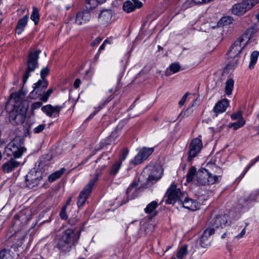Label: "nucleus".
Instances as JSON below:
<instances>
[{"mask_svg":"<svg viewBox=\"0 0 259 259\" xmlns=\"http://www.w3.org/2000/svg\"><path fill=\"white\" fill-rule=\"evenodd\" d=\"M79 235L71 229H67L58 235L55 240L56 247L64 252H69L78 241Z\"/></svg>","mask_w":259,"mask_h":259,"instance_id":"obj_1","label":"nucleus"},{"mask_svg":"<svg viewBox=\"0 0 259 259\" xmlns=\"http://www.w3.org/2000/svg\"><path fill=\"white\" fill-rule=\"evenodd\" d=\"M16 104L14 110L11 112L10 116L17 124H22L25 121L26 112L29 107L27 100H22L21 95L18 93L13 95Z\"/></svg>","mask_w":259,"mask_h":259,"instance_id":"obj_2","label":"nucleus"},{"mask_svg":"<svg viewBox=\"0 0 259 259\" xmlns=\"http://www.w3.org/2000/svg\"><path fill=\"white\" fill-rule=\"evenodd\" d=\"M40 53V51L35 50L29 53L26 60V70L23 76L24 84L27 82L30 75V73L34 72L35 69L38 67V60Z\"/></svg>","mask_w":259,"mask_h":259,"instance_id":"obj_3","label":"nucleus"},{"mask_svg":"<svg viewBox=\"0 0 259 259\" xmlns=\"http://www.w3.org/2000/svg\"><path fill=\"white\" fill-rule=\"evenodd\" d=\"M221 176H217L210 171L208 169L202 168L196 174V181L201 186L213 184L219 181Z\"/></svg>","mask_w":259,"mask_h":259,"instance_id":"obj_4","label":"nucleus"},{"mask_svg":"<svg viewBox=\"0 0 259 259\" xmlns=\"http://www.w3.org/2000/svg\"><path fill=\"white\" fill-rule=\"evenodd\" d=\"M24 150L22 141L20 137H16L7 145L5 149V153L9 157L19 158L22 156Z\"/></svg>","mask_w":259,"mask_h":259,"instance_id":"obj_5","label":"nucleus"},{"mask_svg":"<svg viewBox=\"0 0 259 259\" xmlns=\"http://www.w3.org/2000/svg\"><path fill=\"white\" fill-rule=\"evenodd\" d=\"M249 40V36L247 33H244L236 40L228 52V56L231 58H238V55L246 46Z\"/></svg>","mask_w":259,"mask_h":259,"instance_id":"obj_6","label":"nucleus"},{"mask_svg":"<svg viewBox=\"0 0 259 259\" xmlns=\"http://www.w3.org/2000/svg\"><path fill=\"white\" fill-rule=\"evenodd\" d=\"M184 197H185V194L181 192L179 188H177V185L175 183H172L165 193V202L167 204H174L177 201H182V198Z\"/></svg>","mask_w":259,"mask_h":259,"instance_id":"obj_7","label":"nucleus"},{"mask_svg":"<svg viewBox=\"0 0 259 259\" xmlns=\"http://www.w3.org/2000/svg\"><path fill=\"white\" fill-rule=\"evenodd\" d=\"M162 173V168L159 165L154 166L149 165L144 169L139 179H140L142 177H144L145 175H148V182L153 183L161 178Z\"/></svg>","mask_w":259,"mask_h":259,"instance_id":"obj_8","label":"nucleus"},{"mask_svg":"<svg viewBox=\"0 0 259 259\" xmlns=\"http://www.w3.org/2000/svg\"><path fill=\"white\" fill-rule=\"evenodd\" d=\"M42 173L35 168L31 169L25 177V183L29 188L37 187L42 180Z\"/></svg>","mask_w":259,"mask_h":259,"instance_id":"obj_9","label":"nucleus"},{"mask_svg":"<svg viewBox=\"0 0 259 259\" xmlns=\"http://www.w3.org/2000/svg\"><path fill=\"white\" fill-rule=\"evenodd\" d=\"M257 195V192H253L244 196L243 199H239L236 208L242 212L248 210L252 206V203L256 201Z\"/></svg>","mask_w":259,"mask_h":259,"instance_id":"obj_10","label":"nucleus"},{"mask_svg":"<svg viewBox=\"0 0 259 259\" xmlns=\"http://www.w3.org/2000/svg\"><path fill=\"white\" fill-rule=\"evenodd\" d=\"M230 221L229 219V215L227 214L219 215L214 218L211 222V228L210 229H213V232L215 230L219 229H223L230 224Z\"/></svg>","mask_w":259,"mask_h":259,"instance_id":"obj_11","label":"nucleus"},{"mask_svg":"<svg viewBox=\"0 0 259 259\" xmlns=\"http://www.w3.org/2000/svg\"><path fill=\"white\" fill-rule=\"evenodd\" d=\"M202 146V142L200 139L196 138L192 140L189 147L188 161H192L200 153Z\"/></svg>","mask_w":259,"mask_h":259,"instance_id":"obj_12","label":"nucleus"},{"mask_svg":"<svg viewBox=\"0 0 259 259\" xmlns=\"http://www.w3.org/2000/svg\"><path fill=\"white\" fill-rule=\"evenodd\" d=\"M94 182L95 180L90 181L80 192L77 202V205L79 208H81L84 205L94 187Z\"/></svg>","mask_w":259,"mask_h":259,"instance_id":"obj_13","label":"nucleus"},{"mask_svg":"<svg viewBox=\"0 0 259 259\" xmlns=\"http://www.w3.org/2000/svg\"><path fill=\"white\" fill-rule=\"evenodd\" d=\"M154 151L153 148L143 147L136 155L133 159L131 161V164L134 165H138L151 155Z\"/></svg>","mask_w":259,"mask_h":259,"instance_id":"obj_14","label":"nucleus"},{"mask_svg":"<svg viewBox=\"0 0 259 259\" xmlns=\"http://www.w3.org/2000/svg\"><path fill=\"white\" fill-rule=\"evenodd\" d=\"M49 82L47 80L39 79L33 84V90L30 93L29 97L32 99H37L41 95L44 90L48 87Z\"/></svg>","mask_w":259,"mask_h":259,"instance_id":"obj_15","label":"nucleus"},{"mask_svg":"<svg viewBox=\"0 0 259 259\" xmlns=\"http://www.w3.org/2000/svg\"><path fill=\"white\" fill-rule=\"evenodd\" d=\"M63 106H52L48 104L41 107V111L49 117L56 118L59 116L60 112L63 108Z\"/></svg>","mask_w":259,"mask_h":259,"instance_id":"obj_16","label":"nucleus"},{"mask_svg":"<svg viewBox=\"0 0 259 259\" xmlns=\"http://www.w3.org/2000/svg\"><path fill=\"white\" fill-rule=\"evenodd\" d=\"M19 165V162L15 159L11 158L5 162L2 166V169L4 173H10Z\"/></svg>","mask_w":259,"mask_h":259,"instance_id":"obj_17","label":"nucleus"},{"mask_svg":"<svg viewBox=\"0 0 259 259\" xmlns=\"http://www.w3.org/2000/svg\"><path fill=\"white\" fill-rule=\"evenodd\" d=\"M184 208L191 210H196L199 207L198 203L195 200L188 197L182 198V201H180Z\"/></svg>","mask_w":259,"mask_h":259,"instance_id":"obj_18","label":"nucleus"},{"mask_svg":"<svg viewBox=\"0 0 259 259\" xmlns=\"http://www.w3.org/2000/svg\"><path fill=\"white\" fill-rule=\"evenodd\" d=\"M91 15L87 11L79 12L77 13L75 19V23L78 25H83L89 21Z\"/></svg>","mask_w":259,"mask_h":259,"instance_id":"obj_19","label":"nucleus"},{"mask_svg":"<svg viewBox=\"0 0 259 259\" xmlns=\"http://www.w3.org/2000/svg\"><path fill=\"white\" fill-rule=\"evenodd\" d=\"M214 233L213 229H210L209 228L206 229L203 232L201 236L200 240V243L201 247L203 248L207 247L210 243L208 240V237Z\"/></svg>","mask_w":259,"mask_h":259,"instance_id":"obj_20","label":"nucleus"},{"mask_svg":"<svg viewBox=\"0 0 259 259\" xmlns=\"http://www.w3.org/2000/svg\"><path fill=\"white\" fill-rule=\"evenodd\" d=\"M229 105V101L223 99L219 101L213 107V111L217 114L225 112Z\"/></svg>","mask_w":259,"mask_h":259,"instance_id":"obj_21","label":"nucleus"},{"mask_svg":"<svg viewBox=\"0 0 259 259\" xmlns=\"http://www.w3.org/2000/svg\"><path fill=\"white\" fill-rule=\"evenodd\" d=\"M232 13L237 16H241L247 11L242 2L234 4L231 9Z\"/></svg>","mask_w":259,"mask_h":259,"instance_id":"obj_22","label":"nucleus"},{"mask_svg":"<svg viewBox=\"0 0 259 259\" xmlns=\"http://www.w3.org/2000/svg\"><path fill=\"white\" fill-rule=\"evenodd\" d=\"M28 21V15H26L23 18L19 19L17 25L16 32L18 34H21L24 28L27 25Z\"/></svg>","mask_w":259,"mask_h":259,"instance_id":"obj_23","label":"nucleus"},{"mask_svg":"<svg viewBox=\"0 0 259 259\" xmlns=\"http://www.w3.org/2000/svg\"><path fill=\"white\" fill-rule=\"evenodd\" d=\"M121 165V161H118L117 160L114 161L108 169L110 176L112 177H115L119 172Z\"/></svg>","mask_w":259,"mask_h":259,"instance_id":"obj_24","label":"nucleus"},{"mask_svg":"<svg viewBox=\"0 0 259 259\" xmlns=\"http://www.w3.org/2000/svg\"><path fill=\"white\" fill-rule=\"evenodd\" d=\"M112 12L110 10H106L102 11L99 15V18L101 22L107 23L112 18Z\"/></svg>","mask_w":259,"mask_h":259,"instance_id":"obj_25","label":"nucleus"},{"mask_svg":"<svg viewBox=\"0 0 259 259\" xmlns=\"http://www.w3.org/2000/svg\"><path fill=\"white\" fill-rule=\"evenodd\" d=\"M112 99V97L111 96L108 98V99H106L104 101H102L100 103L99 106L95 108V110L94 113L91 114L88 117L87 120H89L92 119L94 115L98 113L104 106H105L108 103H109Z\"/></svg>","mask_w":259,"mask_h":259,"instance_id":"obj_26","label":"nucleus"},{"mask_svg":"<svg viewBox=\"0 0 259 259\" xmlns=\"http://www.w3.org/2000/svg\"><path fill=\"white\" fill-rule=\"evenodd\" d=\"M65 170L66 169L65 168H62L60 169L55 171L49 176L48 181L50 182H54L57 179L60 178Z\"/></svg>","mask_w":259,"mask_h":259,"instance_id":"obj_27","label":"nucleus"},{"mask_svg":"<svg viewBox=\"0 0 259 259\" xmlns=\"http://www.w3.org/2000/svg\"><path fill=\"white\" fill-rule=\"evenodd\" d=\"M259 56V52L257 51H254L251 54L250 57V62L249 68L250 69L254 68L255 64Z\"/></svg>","mask_w":259,"mask_h":259,"instance_id":"obj_28","label":"nucleus"},{"mask_svg":"<svg viewBox=\"0 0 259 259\" xmlns=\"http://www.w3.org/2000/svg\"><path fill=\"white\" fill-rule=\"evenodd\" d=\"M242 2L246 11H248L259 3V0H243Z\"/></svg>","mask_w":259,"mask_h":259,"instance_id":"obj_29","label":"nucleus"},{"mask_svg":"<svg viewBox=\"0 0 259 259\" xmlns=\"http://www.w3.org/2000/svg\"><path fill=\"white\" fill-rule=\"evenodd\" d=\"M40 15L39 10L35 7H33L32 12L30 16V19L34 23L35 25H37L39 22Z\"/></svg>","mask_w":259,"mask_h":259,"instance_id":"obj_30","label":"nucleus"},{"mask_svg":"<svg viewBox=\"0 0 259 259\" xmlns=\"http://www.w3.org/2000/svg\"><path fill=\"white\" fill-rule=\"evenodd\" d=\"M157 206V202L156 201H153L147 205L146 207L144 209V211L147 214L151 213L154 211Z\"/></svg>","mask_w":259,"mask_h":259,"instance_id":"obj_31","label":"nucleus"},{"mask_svg":"<svg viewBox=\"0 0 259 259\" xmlns=\"http://www.w3.org/2000/svg\"><path fill=\"white\" fill-rule=\"evenodd\" d=\"M197 172L196 168L194 166H192L187 174L186 182L187 183L191 182L193 181L194 176L195 175L196 176Z\"/></svg>","mask_w":259,"mask_h":259,"instance_id":"obj_32","label":"nucleus"},{"mask_svg":"<svg viewBox=\"0 0 259 259\" xmlns=\"http://www.w3.org/2000/svg\"><path fill=\"white\" fill-rule=\"evenodd\" d=\"M234 81L233 79L230 78L227 80L225 86V91L227 95L229 96L232 94L234 88Z\"/></svg>","mask_w":259,"mask_h":259,"instance_id":"obj_33","label":"nucleus"},{"mask_svg":"<svg viewBox=\"0 0 259 259\" xmlns=\"http://www.w3.org/2000/svg\"><path fill=\"white\" fill-rule=\"evenodd\" d=\"M123 127L122 124H119L117 126L115 130L112 132L110 137H109L110 140L112 141H114L119 135V133Z\"/></svg>","mask_w":259,"mask_h":259,"instance_id":"obj_34","label":"nucleus"},{"mask_svg":"<svg viewBox=\"0 0 259 259\" xmlns=\"http://www.w3.org/2000/svg\"><path fill=\"white\" fill-rule=\"evenodd\" d=\"M245 123V121L243 118H241L236 122L231 123L229 124V127L233 128L234 130H236L242 127Z\"/></svg>","mask_w":259,"mask_h":259,"instance_id":"obj_35","label":"nucleus"},{"mask_svg":"<svg viewBox=\"0 0 259 259\" xmlns=\"http://www.w3.org/2000/svg\"><path fill=\"white\" fill-rule=\"evenodd\" d=\"M233 19L231 17H222L218 22L219 26H224L229 25L232 23Z\"/></svg>","mask_w":259,"mask_h":259,"instance_id":"obj_36","label":"nucleus"},{"mask_svg":"<svg viewBox=\"0 0 259 259\" xmlns=\"http://www.w3.org/2000/svg\"><path fill=\"white\" fill-rule=\"evenodd\" d=\"M123 9L127 13H131L136 9L133 3L129 1H126L123 4Z\"/></svg>","mask_w":259,"mask_h":259,"instance_id":"obj_37","label":"nucleus"},{"mask_svg":"<svg viewBox=\"0 0 259 259\" xmlns=\"http://www.w3.org/2000/svg\"><path fill=\"white\" fill-rule=\"evenodd\" d=\"M0 259H14L9 249H4L0 251Z\"/></svg>","mask_w":259,"mask_h":259,"instance_id":"obj_38","label":"nucleus"},{"mask_svg":"<svg viewBox=\"0 0 259 259\" xmlns=\"http://www.w3.org/2000/svg\"><path fill=\"white\" fill-rule=\"evenodd\" d=\"M106 0H87V3L89 5L90 9H95L99 4H101L106 2Z\"/></svg>","mask_w":259,"mask_h":259,"instance_id":"obj_39","label":"nucleus"},{"mask_svg":"<svg viewBox=\"0 0 259 259\" xmlns=\"http://www.w3.org/2000/svg\"><path fill=\"white\" fill-rule=\"evenodd\" d=\"M106 167V166L105 165H103L101 166H99L96 169L95 177L90 181H93V180H95V182L94 183V186L95 185L96 182L98 181V178L101 175L102 171L105 169Z\"/></svg>","mask_w":259,"mask_h":259,"instance_id":"obj_40","label":"nucleus"},{"mask_svg":"<svg viewBox=\"0 0 259 259\" xmlns=\"http://www.w3.org/2000/svg\"><path fill=\"white\" fill-rule=\"evenodd\" d=\"M53 92V90L52 89H49L46 92L44 91L41 95L40 96H41L39 99L40 100L44 102H47Z\"/></svg>","mask_w":259,"mask_h":259,"instance_id":"obj_41","label":"nucleus"},{"mask_svg":"<svg viewBox=\"0 0 259 259\" xmlns=\"http://www.w3.org/2000/svg\"><path fill=\"white\" fill-rule=\"evenodd\" d=\"M188 253L187 248L186 246H183L178 251L177 257L180 259H182Z\"/></svg>","mask_w":259,"mask_h":259,"instance_id":"obj_42","label":"nucleus"},{"mask_svg":"<svg viewBox=\"0 0 259 259\" xmlns=\"http://www.w3.org/2000/svg\"><path fill=\"white\" fill-rule=\"evenodd\" d=\"M180 65L178 63H174L170 65L169 69L172 73H175L180 70Z\"/></svg>","mask_w":259,"mask_h":259,"instance_id":"obj_43","label":"nucleus"},{"mask_svg":"<svg viewBox=\"0 0 259 259\" xmlns=\"http://www.w3.org/2000/svg\"><path fill=\"white\" fill-rule=\"evenodd\" d=\"M42 104L41 102H36L33 103L31 106V113L32 114H33L34 111L41 107Z\"/></svg>","mask_w":259,"mask_h":259,"instance_id":"obj_44","label":"nucleus"},{"mask_svg":"<svg viewBox=\"0 0 259 259\" xmlns=\"http://www.w3.org/2000/svg\"><path fill=\"white\" fill-rule=\"evenodd\" d=\"M128 154V150L127 149H124L122 150L121 155H120V158L118 161H121L122 163V162L125 159L126 157L127 156Z\"/></svg>","mask_w":259,"mask_h":259,"instance_id":"obj_45","label":"nucleus"},{"mask_svg":"<svg viewBox=\"0 0 259 259\" xmlns=\"http://www.w3.org/2000/svg\"><path fill=\"white\" fill-rule=\"evenodd\" d=\"M207 168H210L212 169V171L214 172H217L220 174L222 172V169L218 166H216L214 164H207L206 165Z\"/></svg>","mask_w":259,"mask_h":259,"instance_id":"obj_46","label":"nucleus"},{"mask_svg":"<svg viewBox=\"0 0 259 259\" xmlns=\"http://www.w3.org/2000/svg\"><path fill=\"white\" fill-rule=\"evenodd\" d=\"M49 69L46 67H44L40 71V80H47L45 77L49 74Z\"/></svg>","mask_w":259,"mask_h":259,"instance_id":"obj_47","label":"nucleus"},{"mask_svg":"<svg viewBox=\"0 0 259 259\" xmlns=\"http://www.w3.org/2000/svg\"><path fill=\"white\" fill-rule=\"evenodd\" d=\"M46 126V124H39V125H38L37 126H36V127H35L33 129V132L35 134L40 133L44 131V130Z\"/></svg>","mask_w":259,"mask_h":259,"instance_id":"obj_48","label":"nucleus"},{"mask_svg":"<svg viewBox=\"0 0 259 259\" xmlns=\"http://www.w3.org/2000/svg\"><path fill=\"white\" fill-rule=\"evenodd\" d=\"M66 206H64L61 209L60 212V218L63 220H66L68 218L66 211Z\"/></svg>","mask_w":259,"mask_h":259,"instance_id":"obj_49","label":"nucleus"},{"mask_svg":"<svg viewBox=\"0 0 259 259\" xmlns=\"http://www.w3.org/2000/svg\"><path fill=\"white\" fill-rule=\"evenodd\" d=\"M189 95V93L187 92L182 97L181 100L179 102V105L180 106H182L184 105L188 96Z\"/></svg>","mask_w":259,"mask_h":259,"instance_id":"obj_50","label":"nucleus"},{"mask_svg":"<svg viewBox=\"0 0 259 259\" xmlns=\"http://www.w3.org/2000/svg\"><path fill=\"white\" fill-rule=\"evenodd\" d=\"M193 106V104H192L183 113H181V115H182L183 114L184 116H187V117L189 116L193 112V110L191 109V108Z\"/></svg>","mask_w":259,"mask_h":259,"instance_id":"obj_51","label":"nucleus"},{"mask_svg":"<svg viewBox=\"0 0 259 259\" xmlns=\"http://www.w3.org/2000/svg\"><path fill=\"white\" fill-rule=\"evenodd\" d=\"M102 40V38L98 37L95 38L91 43V45L92 47H96L98 46Z\"/></svg>","mask_w":259,"mask_h":259,"instance_id":"obj_52","label":"nucleus"},{"mask_svg":"<svg viewBox=\"0 0 259 259\" xmlns=\"http://www.w3.org/2000/svg\"><path fill=\"white\" fill-rule=\"evenodd\" d=\"M110 44V41L109 40L105 39L104 41V42H103V44L101 45V46L100 47V48L98 50V51L99 52V53H101V52L105 49V46L107 44Z\"/></svg>","mask_w":259,"mask_h":259,"instance_id":"obj_53","label":"nucleus"},{"mask_svg":"<svg viewBox=\"0 0 259 259\" xmlns=\"http://www.w3.org/2000/svg\"><path fill=\"white\" fill-rule=\"evenodd\" d=\"M135 9H139L142 7L143 4L139 0H132Z\"/></svg>","mask_w":259,"mask_h":259,"instance_id":"obj_54","label":"nucleus"},{"mask_svg":"<svg viewBox=\"0 0 259 259\" xmlns=\"http://www.w3.org/2000/svg\"><path fill=\"white\" fill-rule=\"evenodd\" d=\"M136 190V189L135 188L134 186H130V187H128L126 191V194H127V197H128L129 194L132 191L135 192Z\"/></svg>","mask_w":259,"mask_h":259,"instance_id":"obj_55","label":"nucleus"},{"mask_svg":"<svg viewBox=\"0 0 259 259\" xmlns=\"http://www.w3.org/2000/svg\"><path fill=\"white\" fill-rule=\"evenodd\" d=\"M241 116V113L240 112H237L231 115V118L232 119L235 120L238 118H239Z\"/></svg>","mask_w":259,"mask_h":259,"instance_id":"obj_56","label":"nucleus"},{"mask_svg":"<svg viewBox=\"0 0 259 259\" xmlns=\"http://www.w3.org/2000/svg\"><path fill=\"white\" fill-rule=\"evenodd\" d=\"M81 83V80L79 78H77L75 80L73 84V86L74 88L77 89L79 88L80 84Z\"/></svg>","mask_w":259,"mask_h":259,"instance_id":"obj_57","label":"nucleus"},{"mask_svg":"<svg viewBox=\"0 0 259 259\" xmlns=\"http://www.w3.org/2000/svg\"><path fill=\"white\" fill-rule=\"evenodd\" d=\"M246 232L245 228H243L242 231H241L240 233L238 235L236 236V238L237 239L241 238L244 236Z\"/></svg>","mask_w":259,"mask_h":259,"instance_id":"obj_58","label":"nucleus"},{"mask_svg":"<svg viewBox=\"0 0 259 259\" xmlns=\"http://www.w3.org/2000/svg\"><path fill=\"white\" fill-rule=\"evenodd\" d=\"M258 160H259V155L258 156H257L255 159H252L250 161V164L249 165H251V167L253 164H254Z\"/></svg>","mask_w":259,"mask_h":259,"instance_id":"obj_59","label":"nucleus"},{"mask_svg":"<svg viewBox=\"0 0 259 259\" xmlns=\"http://www.w3.org/2000/svg\"><path fill=\"white\" fill-rule=\"evenodd\" d=\"M192 1L195 4H204L203 0H192Z\"/></svg>","mask_w":259,"mask_h":259,"instance_id":"obj_60","label":"nucleus"},{"mask_svg":"<svg viewBox=\"0 0 259 259\" xmlns=\"http://www.w3.org/2000/svg\"><path fill=\"white\" fill-rule=\"evenodd\" d=\"M90 157H89L85 160H83L79 165H83L84 164H85L87 162V161L90 159Z\"/></svg>","mask_w":259,"mask_h":259,"instance_id":"obj_61","label":"nucleus"},{"mask_svg":"<svg viewBox=\"0 0 259 259\" xmlns=\"http://www.w3.org/2000/svg\"><path fill=\"white\" fill-rule=\"evenodd\" d=\"M101 53H99V51H98L97 53L96 54L95 56V59L96 60H98L99 57V56H100V54Z\"/></svg>","mask_w":259,"mask_h":259,"instance_id":"obj_62","label":"nucleus"},{"mask_svg":"<svg viewBox=\"0 0 259 259\" xmlns=\"http://www.w3.org/2000/svg\"><path fill=\"white\" fill-rule=\"evenodd\" d=\"M72 198L71 197L69 198L68 200L67 201L66 206L69 205L71 201Z\"/></svg>","mask_w":259,"mask_h":259,"instance_id":"obj_63","label":"nucleus"},{"mask_svg":"<svg viewBox=\"0 0 259 259\" xmlns=\"http://www.w3.org/2000/svg\"><path fill=\"white\" fill-rule=\"evenodd\" d=\"M251 167V165H248L244 169H246L247 171H248L249 168Z\"/></svg>","mask_w":259,"mask_h":259,"instance_id":"obj_64","label":"nucleus"}]
</instances>
